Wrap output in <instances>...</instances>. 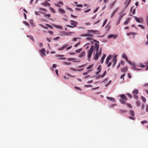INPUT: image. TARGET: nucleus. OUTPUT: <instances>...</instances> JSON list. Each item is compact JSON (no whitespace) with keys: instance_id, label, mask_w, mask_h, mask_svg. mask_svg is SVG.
<instances>
[{"instance_id":"35","label":"nucleus","mask_w":148,"mask_h":148,"mask_svg":"<svg viewBox=\"0 0 148 148\" xmlns=\"http://www.w3.org/2000/svg\"><path fill=\"white\" fill-rule=\"evenodd\" d=\"M82 50V48H80L79 49H78L75 51V52L77 53H79L81 50Z\"/></svg>"},{"instance_id":"48","label":"nucleus","mask_w":148,"mask_h":148,"mask_svg":"<svg viewBox=\"0 0 148 148\" xmlns=\"http://www.w3.org/2000/svg\"><path fill=\"white\" fill-rule=\"evenodd\" d=\"M136 99H138V96L136 95H134L133 96Z\"/></svg>"},{"instance_id":"20","label":"nucleus","mask_w":148,"mask_h":148,"mask_svg":"<svg viewBox=\"0 0 148 148\" xmlns=\"http://www.w3.org/2000/svg\"><path fill=\"white\" fill-rule=\"evenodd\" d=\"M119 9V8H116L115 10L112 13V15L111 18L113 16H114L115 13L117 12V11Z\"/></svg>"},{"instance_id":"55","label":"nucleus","mask_w":148,"mask_h":148,"mask_svg":"<svg viewBox=\"0 0 148 148\" xmlns=\"http://www.w3.org/2000/svg\"><path fill=\"white\" fill-rule=\"evenodd\" d=\"M99 7H98V8H97L96 9H95V10L94 11V13H95V12H97V10H98V9H99Z\"/></svg>"},{"instance_id":"61","label":"nucleus","mask_w":148,"mask_h":148,"mask_svg":"<svg viewBox=\"0 0 148 148\" xmlns=\"http://www.w3.org/2000/svg\"><path fill=\"white\" fill-rule=\"evenodd\" d=\"M77 40V38H76L75 37V38H73V40L74 42L76 41Z\"/></svg>"},{"instance_id":"64","label":"nucleus","mask_w":148,"mask_h":148,"mask_svg":"<svg viewBox=\"0 0 148 148\" xmlns=\"http://www.w3.org/2000/svg\"><path fill=\"white\" fill-rule=\"evenodd\" d=\"M53 67L54 68H55L56 67V64H54L52 65Z\"/></svg>"},{"instance_id":"30","label":"nucleus","mask_w":148,"mask_h":148,"mask_svg":"<svg viewBox=\"0 0 148 148\" xmlns=\"http://www.w3.org/2000/svg\"><path fill=\"white\" fill-rule=\"evenodd\" d=\"M53 26H54L55 27H56L57 28H58V29H62V27H61V26H58V25H53Z\"/></svg>"},{"instance_id":"6","label":"nucleus","mask_w":148,"mask_h":148,"mask_svg":"<svg viewBox=\"0 0 148 148\" xmlns=\"http://www.w3.org/2000/svg\"><path fill=\"white\" fill-rule=\"evenodd\" d=\"M56 57H59L58 60H65L66 59V58H64V56L63 55H57L56 56Z\"/></svg>"},{"instance_id":"49","label":"nucleus","mask_w":148,"mask_h":148,"mask_svg":"<svg viewBox=\"0 0 148 148\" xmlns=\"http://www.w3.org/2000/svg\"><path fill=\"white\" fill-rule=\"evenodd\" d=\"M24 23H25V24L27 26H28L29 27V24L27 22H25Z\"/></svg>"},{"instance_id":"31","label":"nucleus","mask_w":148,"mask_h":148,"mask_svg":"<svg viewBox=\"0 0 148 148\" xmlns=\"http://www.w3.org/2000/svg\"><path fill=\"white\" fill-rule=\"evenodd\" d=\"M141 99H142L143 101L145 103V102L146 101V99L144 97H143V96H141Z\"/></svg>"},{"instance_id":"52","label":"nucleus","mask_w":148,"mask_h":148,"mask_svg":"<svg viewBox=\"0 0 148 148\" xmlns=\"http://www.w3.org/2000/svg\"><path fill=\"white\" fill-rule=\"evenodd\" d=\"M55 4L56 6L58 7H60V5L58 3H55Z\"/></svg>"},{"instance_id":"50","label":"nucleus","mask_w":148,"mask_h":148,"mask_svg":"<svg viewBox=\"0 0 148 148\" xmlns=\"http://www.w3.org/2000/svg\"><path fill=\"white\" fill-rule=\"evenodd\" d=\"M67 8L68 10H69L70 11H72V9L71 8L69 7L68 6H67Z\"/></svg>"},{"instance_id":"56","label":"nucleus","mask_w":148,"mask_h":148,"mask_svg":"<svg viewBox=\"0 0 148 148\" xmlns=\"http://www.w3.org/2000/svg\"><path fill=\"white\" fill-rule=\"evenodd\" d=\"M48 32L49 34H52L53 33V31H50V30L49 31H48Z\"/></svg>"},{"instance_id":"36","label":"nucleus","mask_w":148,"mask_h":148,"mask_svg":"<svg viewBox=\"0 0 148 148\" xmlns=\"http://www.w3.org/2000/svg\"><path fill=\"white\" fill-rule=\"evenodd\" d=\"M147 121H145V120H144V121H142L141 122V123L142 124H144L145 123H147Z\"/></svg>"},{"instance_id":"15","label":"nucleus","mask_w":148,"mask_h":148,"mask_svg":"<svg viewBox=\"0 0 148 148\" xmlns=\"http://www.w3.org/2000/svg\"><path fill=\"white\" fill-rule=\"evenodd\" d=\"M85 51H82L80 54L79 56V57L81 58L82 57H83L85 56Z\"/></svg>"},{"instance_id":"42","label":"nucleus","mask_w":148,"mask_h":148,"mask_svg":"<svg viewBox=\"0 0 148 148\" xmlns=\"http://www.w3.org/2000/svg\"><path fill=\"white\" fill-rule=\"evenodd\" d=\"M70 70H72V71H77V69H74L72 68H70Z\"/></svg>"},{"instance_id":"29","label":"nucleus","mask_w":148,"mask_h":148,"mask_svg":"<svg viewBox=\"0 0 148 148\" xmlns=\"http://www.w3.org/2000/svg\"><path fill=\"white\" fill-rule=\"evenodd\" d=\"M130 113L132 116H134L135 114L133 110H131L130 111Z\"/></svg>"},{"instance_id":"9","label":"nucleus","mask_w":148,"mask_h":148,"mask_svg":"<svg viewBox=\"0 0 148 148\" xmlns=\"http://www.w3.org/2000/svg\"><path fill=\"white\" fill-rule=\"evenodd\" d=\"M117 37V35H113V34H110L108 36V38H114L115 39Z\"/></svg>"},{"instance_id":"39","label":"nucleus","mask_w":148,"mask_h":148,"mask_svg":"<svg viewBox=\"0 0 148 148\" xmlns=\"http://www.w3.org/2000/svg\"><path fill=\"white\" fill-rule=\"evenodd\" d=\"M137 105L138 106H140V103L139 101H137L136 102Z\"/></svg>"},{"instance_id":"13","label":"nucleus","mask_w":148,"mask_h":148,"mask_svg":"<svg viewBox=\"0 0 148 148\" xmlns=\"http://www.w3.org/2000/svg\"><path fill=\"white\" fill-rule=\"evenodd\" d=\"M111 56H112L111 55H110L108 56L107 58L106 61V64H107L108 63L109 60L111 59Z\"/></svg>"},{"instance_id":"59","label":"nucleus","mask_w":148,"mask_h":148,"mask_svg":"<svg viewBox=\"0 0 148 148\" xmlns=\"http://www.w3.org/2000/svg\"><path fill=\"white\" fill-rule=\"evenodd\" d=\"M85 64H84L82 65V66H79L78 67V68H82V67H84V66H85Z\"/></svg>"},{"instance_id":"62","label":"nucleus","mask_w":148,"mask_h":148,"mask_svg":"<svg viewBox=\"0 0 148 148\" xmlns=\"http://www.w3.org/2000/svg\"><path fill=\"white\" fill-rule=\"evenodd\" d=\"M45 16H47L48 17H50L51 16V15L50 14H47L45 15Z\"/></svg>"},{"instance_id":"21","label":"nucleus","mask_w":148,"mask_h":148,"mask_svg":"<svg viewBox=\"0 0 148 148\" xmlns=\"http://www.w3.org/2000/svg\"><path fill=\"white\" fill-rule=\"evenodd\" d=\"M124 99H120V103L123 104H125L126 103V102Z\"/></svg>"},{"instance_id":"19","label":"nucleus","mask_w":148,"mask_h":148,"mask_svg":"<svg viewBox=\"0 0 148 148\" xmlns=\"http://www.w3.org/2000/svg\"><path fill=\"white\" fill-rule=\"evenodd\" d=\"M132 93L135 94H138V90L137 89H135L133 91Z\"/></svg>"},{"instance_id":"37","label":"nucleus","mask_w":148,"mask_h":148,"mask_svg":"<svg viewBox=\"0 0 148 148\" xmlns=\"http://www.w3.org/2000/svg\"><path fill=\"white\" fill-rule=\"evenodd\" d=\"M93 66V65H90L89 66H88V67H87V69H90L91 68H92V67Z\"/></svg>"},{"instance_id":"45","label":"nucleus","mask_w":148,"mask_h":148,"mask_svg":"<svg viewBox=\"0 0 148 148\" xmlns=\"http://www.w3.org/2000/svg\"><path fill=\"white\" fill-rule=\"evenodd\" d=\"M138 26L141 27L142 29H145V27L142 25H138Z\"/></svg>"},{"instance_id":"10","label":"nucleus","mask_w":148,"mask_h":148,"mask_svg":"<svg viewBox=\"0 0 148 148\" xmlns=\"http://www.w3.org/2000/svg\"><path fill=\"white\" fill-rule=\"evenodd\" d=\"M41 4L45 6H50V4L46 1H45L44 3H41Z\"/></svg>"},{"instance_id":"12","label":"nucleus","mask_w":148,"mask_h":148,"mask_svg":"<svg viewBox=\"0 0 148 148\" xmlns=\"http://www.w3.org/2000/svg\"><path fill=\"white\" fill-rule=\"evenodd\" d=\"M95 48L97 51H98L99 45L97 43H95Z\"/></svg>"},{"instance_id":"51","label":"nucleus","mask_w":148,"mask_h":148,"mask_svg":"<svg viewBox=\"0 0 148 148\" xmlns=\"http://www.w3.org/2000/svg\"><path fill=\"white\" fill-rule=\"evenodd\" d=\"M86 39L87 40H91L92 39V38L91 37H88L86 38Z\"/></svg>"},{"instance_id":"8","label":"nucleus","mask_w":148,"mask_h":148,"mask_svg":"<svg viewBox=\"0 0 148 148\" xmlns=\"http://www.w3.org/2000/svg\"><path fill=\"white\" fill-rule=\"evenodd\" d=\"M120 97L123 99H124L125 100L127 101L128 99L127 97L124 94L121 95H120Z\"/></svg>"},{"instance_id":"40","label":"nucleus","mask_w":148,"mask_h":148,"mask_svg":"<svg viewBox=\"0 0 148 148\" xmlns=\"http://www.w3.org/2000/svg\"><path fill=\"white\" fill-rule=\"evenodd\" d=\"M107 19H106L104 21V22L103 23V25L102 26V27H103L104 25L106 24V23L107 22Z\"/></svg>"},{"instance_id":"63","label":"nucleus","mask_w":148,"mask_h":148,"mask_svg":"<svg viewBox=\"0 0 148 148\" xmlns=\"http://www.w3.org/2000/svg\"><path fill=\"white\" fill-rule=\"evenodd\" d=\"M55 72H56V74L58 76H59V75H58V69H56V70H55Z\"/></svg>"},{"instance_id":"7","label":"nucleus","mask_w":148,"mask_h":148,"mask_svg":"<svg viewBox=\"0 0 148 148\" xmlns=\"http://www.w3.org/2000/svg\"><path fill=\"white\" fill-rule=\"evenodd\" d=\"M128 70V68L127 66L121 69V71L123 73H126Z\"/></svg>"},{"instance_id":"54","label":"nucleus","mask_w":148,"mask_h":148,"mask_svg":"<svg viewBox=\"0 0 148 148\" xmlns=\"http://www.w3.org/2000/svg\"><path fill=\"white\" fill-rule=\"evenodd\" d=\"M112 64V62H110L108 64L107 66L108 67H109Z\"/></svg>"},{"instance_id":"41","label":"nucleus","mask_w":148,"mask_h":148,"mask_svg":"<svg viewBox=\"0 0 148 148\" xmlns=\"http://www.w3.org/2000/svg\"><path fill=\"white\" fill-rule=\"evenodd\" d=\"M69 33H73L74 32H69V33L68 32H66V33L65 34V35H67V36H68V35H69L70 34H69Z\"/></svg>"},{"instance_id":"5","label":"nucleus","mask_w":148,"mask_h":148,"mask_svg":"<svg viewBox=\"0 0 148 148\" xmlns=\"http://www.w3.org/2000/svg\"><path fill=\"white\" fill-rule=\"evenodd\" d=\"M71 24L74 27H75L76 26V25L78 23L77 21H74L73 20H71L70 21Z\"/></svg>"},{"instance_id":"28","label":"nucleus","mask_w":148,"mask_h":148,"mask_svg":"<svg viewBox=\"0 0 148 148\" xmlns=\"http://www.w3.org/2000/svg\"><path fill=\"white\" fill-rule=\"evenodd\" d=\"M122 57L123 58H124L127 61H128V59L127 57V56H126L125 55V54H123V55Z\"/></svg>"},{"instance_id":"44","label":"nucleus","mask_w":148,"mask_h":148,"mask_svg":"<svg viewBox=\"0 0 148 148\" xmlns=\"http://www.w3.org/2000/svg\"><path fill=\"white\" fill-rule=\"evenodd\" d=\"M106 74V71H105V72H104L103 73V75H101V77H103L105 76Z\"/></svg>"},{"instance_id":"58","label":"nucleus","mask_w":148,"mask_h":148,"mask_svg":"<svg viewBox=\"0 0 148 148\" xmlns=\"http://www.w3.org/2000/svg\"><path fill=\"white\" fill-rule=\"evenodd\" d=\"M60 38V37L59 36H58L54 38H53V39L55 40H56L58 39H59Z\"/></svg>"},{"instance_id":"47","label":"nucleus","mask_w":148,"mask_h":148,"mask_svg":"<svg viewBox=\"0 0 148 148\" xmlns=\"http://www.w3.org/2000/svg\"><path fill=\"white\" fill-rule=\"evenodd\" d=\"M126 105L127 106L129 107L130 108H132V106H131V105L130 104H129V103H127Z\"/></svg>"},{"instance_id":"43","label":"nucleus","mask_w":148,"mask_h":148,"mask_svg":"<svg viewBox=\"0 0 148 148\" xmlns=\"http://www.w3.org/2000/svg\"><path fill=\"white\" fill-rule=\"evenodd\" d=\"M129 118L133 120H135V118L133 117H132L131 116H129Z\"/></svg>"},{"instance_id":"34","label":"nucleus","mask_w":148,"mask_h":148,"mask_svg":"<svg viewBox=\"0 0 148 148\" xmlns=\"http://www.w3.org/2000/svg\"><path fill=\"white\" fill-rule=\"evenodd\" d=\"M75 59L73 58H67V60L69 61H70L71 60H75Z\"/></svg>"},{"instance_id":"22","label":"nucleus","mask_w":148,"mask_h":148,"mask_svg":"<svg viewBox=\"0 0 148 148\" xmlns=\"http://www.w3.org/2000/svg\"><path fill=\"white\" fill-rule=\"evenodd\" d=\"M27 37H29L34 42L35 40L33 36L32 35H27Z\"/></svg>"},{"instance_id":"17","label":"nucleus","mask_w":148,"mask_h":148,"mask_svg":"<svg viewBox=\"0 0 148 148\" xmlns=\"http://www.w3.org/2000/svg\"><path fill=\"white\" fill-rule=\"evenodd\" d=\"M58 11L60 13L62 14H64L65 13V12L64 10L61 8H59L58 9Z\"/></svg>"},{"instance_id":"38","label":"nucleus","mask_w":148,"mask_h":148,"mask_svg":"<svg viewBox=\"0 0 148 148\" xmlns=\"http://www.w3.org/2000/svg\"><path fill=\"white\" fill-rule=\"evenodd\" d=\"M46 25L47 26L49 27L51 29H52L53 28L52 27L51 25H50L49 24H46Z\"/></svg>"},{"instance_id":"57","label":"nucleus","mask_w":148,"mask_h":148,"mask_svg":"<svg viewBox=\"0 0 148 148\" xmlns=\"http://www.w3.org/2000/svg\"><path fill=\"white\" fill-rule=\"evenodd\" d=\"M127 95L130 98H132V96L130 94H127Z\"/></svg>"},{"instance_id":"16","label":"nucleus","mask_w":148,"mask_h":148,"mask_svg":"<svg viewBox=\"0 0 148 148\" xmlns=\"http://www.w3.org/2000/svg\"><path fill=\"white\" fill-rule=\"evenodd\" d=\"M130 18H128L127 19H126V20L125 21L124 23V25H127L128 23L130 21Z\"/></svg>"},{"instance_id":"2","label":"nucleus","mask_w":148,"mask_h":148,"mask_svg":"<svg viewBox=\"0 0 148 148\" xmlns=\"http://www.w3.org/2000/svg\"><path fill=\"white\" fill-rule=\"evenodd\" d=\"M94 46H91L90 49L89 50L88 53V58H89L91 57L92 53L94 51Z\"/></svg>"},{"instance_id":"25","label":"nucleus","mask_w":148,"mask_h":148,"mask_svg":"<svg viewBox=\"0 0 148 148\" xmlns=\"http://www.w3.org/2000/svg\"><path fill=\"white\" fill-rule=\"evenodd\" d=\"M127 112V111L126 110H120L119 111V112L120 114H123V113H126Z\"/></svg>"},{"instance_id":"60","label":"nucleus","mask_w":148,"mask_h":148,"mask_svg":"<svg viewBox=\"0 0 148 148\" xmlns=\"http://www.w3.org/2000/svg\"><path fill=\"white\" fill-rule=\"evenodd\" d=\"M120 20H121V19H120L119 18L118 21L116 23L117 25H118L119 24L120 22Z\"/></svg>"},{"instance_id":"53","label":"nucleus","mask_w":148,"mask_h":148,"mask_svg":"<svg viewBox=\"0 0 148 148\" xmlns=\"http://www.w3.org/2000/svg\"><path fill=\"white\" fill-rule=\"evenodd\" d=\"M76 6L78 7H82L83 5L82 4H77Z\"/></svg>"},{"instance_id":"24","label":"nucleus","mask_w":148,"mask_h":148,"mask_svg":"<svg viewBox=\"0 0 148 148\" xmlns=\"http://www.w3.org/2000/svg\"><path fill=\"white\" fill-rule=\"evenodd\" d=\"M97 70L99 71L98 72H97V73L98 74L99 73L101 70V67L100 65H99L98 67L97 68Z\"/></svg>"},{"instance_id":"33","label":"nucleus","mask_w":148,"mask_h":148,"mask_svg":"<svg viewBox=\"0 0 148 148\" xmlns=\"http://www.w3.org/2000/svg\"><path fill=\"white\" fill-rule=\"evenodd\" d=\"M125 73L123 74L120 77V78L121 79H123V80H124V76L125 75Z\"/></svg>"},{"instance_id":"4","label":"nucleus","mask_w":148,"mask_h":148,"mask_svg":"<svg viewBox=\"0 0 148 148\" xmlns=\"http://www.w3.org/2000/svg\"><path fill=\"white\" fill-rule=\"evenodd\" d=\"M45 49H42L40 50V55L42 56H46L45 53Z\"/></svg>"},{"instance_id":"1","label":"nucleus","mask_w":148,"mask_h":148,"mask_svg":"<svg viewBox=\"0 0 148 148\" xmlns=\"http://www.w3.org/2000/svg\"><path fill=\"white\" fill-rule=\"evenodd\" d=\"M87 33L82 34L81 35V36L82 37H91L93 36V34L96 32H99L97 30H94L92 29L88 30H87Z\"/></svg>"},{"instance_id":"11","label":"nucleus","mask_w":148,"mask_h":148,"mask_svg":"<svg viewBox=\"0 0 148 148\" xmlns=\"http://www.w3.org/2000/svg\"><path fill=\"white\" fill-rule=\"evenodd\" d=\"M106 98L112 101V102H115V99L113 97H107Z\"/></svg>"},{"instance_id":"14","label":"nucleus","mask_w":148,"mask_h":148,"mask_svg":"<svg viewBox=\"0 0 148 148\" xmlns=\"http://www.w3.org/2000/svg\"><path fill=\"white\" fill-rule=\"evenodd\" d=\"M125 14L126 13H123L122 12L120 13V16L119 18L120 19H121L122 18Z\"/></svg>"},{"instance_id":"32","label":"nucleus","mask_w":148,"mask_h":148,"mask_svg":"<svg viewBox=\"0 0 148 148\" xmlns=\"http://www.w3.org/2000/svg\"><path fill=\"white\" fill-rule=\"evenodd\" d=\"M63 63L64 64L68 65H70V64H71V63L70 62H64Z\"/></svg>"},{"instance_id":"23","label":"nucleus","mask_w":148,"mask_h":148,"mask_svg":"<svg viewBox=\"0 0 148 148\" xmlns=\"http://www.w3.org/2000/svg\"><path fill=\"white\" fill-rule=\"evenodd\" d=\"M127 62H128L129 63V64H130L131 65H132L134 67H135V65L133 62H131L129 60H128V61Z\"/></svg>"},{"instance_id":"18","label":"nucleus","mask_w":148,"mask_h":148,"mask_svg":"<svg viewBox=\"0 0 148 148\" xmlns=\"http://www.w3.org/2000/svg\"><path fill=\"white\" fill-rule=\"evenodd\" d=\"M68 46V45H64L63 47H61L58 49V50L61 51L63 50L64 48H66Z\"/></svg>"},{"instance_id":"26","label":"nucleus","mask_w":148,"mask_h":148,"mask_svg":"<svg viewBox=\"0 0 148 148\" xmlns=\"http://www.w3.org/2000/svg\"><path fill=\"white\" fill-rule=\"evenodd\" d=\"M131 0H129V1H128V2H127V1L128 0H126V1H125V5L127 3V5H126V8L129 5V4H130V2H131Z\"/></svg>"},{"instance_id":"3","label":"nucleus","mask_w":148,"mask_h":148,"mask_svg":"<svg viewBox=\"0 0 148 148\" xmlns=\"http://www.w3.org/2000/svg\"><path fill=\"white\" fill-rule=\"evenodd\" d=\"M101 53V48L99 52L97 51V52L94 56V59L95 60H97L99 58V55H100Z\"/></svg>"},{"instance_id":"46","label":"nucleus","mask_w":148,"mask_h":148,"mask_svg":"<svg viewBox=\"0 0 148 148\" xmlns=\"http://www.w3.org/2000/svg\"><path fill=\"white\" fill-rule=\"evenodd\" d=\"M80 42H79L77 43L76 44L74 45V47H77L80 44Z\"/></svg>"},{"instance_id":"27","label":"nucleus","mask_w":148,"mask_h":148,"mask_svg":"<svg viewBox=\"0 0 148 148\" xmlns=\"http://www.w3.org/2000/svg\"><path fill=\"white\" fill-rule=\"evenodd\" d=\"M134 18H135V20L137 22H140V20L139 18H138V17H136V16H134Z\"/></svg>"}]
</instances>
